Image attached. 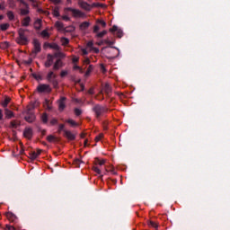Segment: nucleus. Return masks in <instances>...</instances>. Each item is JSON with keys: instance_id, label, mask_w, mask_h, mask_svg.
Returning <instances> with one entry per match:
<instances>
[{"instance_id": "obj_1", "label": "nucleus", "mask_w": 230, "mask_h": 230, "mask_svg": "<svg viewBox=\"0 0 230 230\" xmlns=\"http://www.w3.org/2000/svg\"><path fill=\"white\" fill-rule=\"evenodd\" d=\"M92 111L94 113V118H96V119H102V118H103V116L109 112V108L102 104H95L92 108Z\"/></svg>"}, {"instance_id": "obj_26", "label": "nucleus", "mask_w": 230, "mask_h": 230, "mask_svg": "<svg viewBox=\"0 0 230 230\" xmlns=\"http://www.w3.org/2000/svg\"><path fill=\"white\" fill-rule=\"evenodd\" d=\"M91 23L89 22H84L80 24V30H87Z\"/></svg>"}, {"instance_id": "obj_53", "label": "nucleus", "mask_w": 230, "mask_h": 230, "mask_svg": "<svg viewBox=\"0 0 230 230\" xmlns=\"http://www.w3.org/2000/svg\"><path fill=\"white\" fill-rule=\"evenodd\" d=\"M62 19H63V21H66V22L71 21V18H69V16H67V15H63Z\"/></svg>"}, {"instance_id": "obj_25", "label": "nucleus", "mask_w": 230, "mask_h": 230, "mask_svg": "<svg viewBox=\"0 0 230 230\" xmlns=\"http://www.w3.org/2000/svg\"><path fill=\"white\" fill-rule=\"evenodd\" d=\"M20 12L21 15H28V13H30V5H28V7L22 8Z\"/></svg>"}, {"instance_id": "obj_7", "label": "nucleus", "mask_w": 230, "mask_h": 230, "mask_svg": "<svg viewBox=\"0 0 230 230\" xmlns=\"http://www.w3.org/2000/svg\"><path fill=\"white\" fill-rule=\"evenodd\" d=\"M33 46H34V49L32 50V53L34 55H37L38 53H40V51H42V48L40 47V41H39V40L37 39L33 40Z\"/></svg>"}, {"instance_id": "obj_14", "label": "nucleus", "mask_w": 230, "mask_h": 230, "mask_svg": "<svg viewBox=\"0 0 230 230\" xmlns=\"http://www.w3.org/2000/svg\"><path fill=\"white\" fill-rule=\"evenodd\" d=\"M64 63L62 62V59H57L56 62L53 65V71H58L60 67H63Z\"/></svg>"}, {"instance_id": "obj_51", "label": "nucleus", "mask_w": 230, "mask_h": 230, "mask_svg": "<svg viewBox=\"0 0 230 230\" xmlns=\"http://www.w3.org/2000/svg\"><path fill=\"white\" fill-rule=\"evenodd\" d=\"M54 15L55 17H60V12H58V9H54Z\"/></svg>"}, {"instance_id": "obj_15", "label": "nucleus", "mask_w": 230, "mask_h": 230, "mask_svg": "<svg viewBox=\"0 0 230 230\" xmlns=\"http://www.w3.org/2000/svg\"><path fill=\"white\" fill-rule=\"evenodd\" d=\"M4 116L5 119H12V118H15L13 111H10L8 108L4 109Z\"/></svg>"}, {"instance_id": "obj_33", "label": "nucleus", "mask_w": 230, "mask_h": 230, "mask_svg": "<svg viewBox=\"0 0 230 230\" xmlns=\"http://www.w3.org/2000/svg\"><path fill=\"white\" fill-rule=\"evenodd\" d=\"M112 89L111 88V85L109 84H106L104 86V93H106L108 95L111 94V92Z\"/></svg>"}, {"instance_id": "obj_64", "label": "nucleus", "mask_w": 230, "mask_h": 230, "mask_svg": "<svg viewBox=\"0 0 230 230\" xmlns=\"http://www.w3.org/2000/svg\"><path fill=\"white\" fill-rule=\"evenodd\" d=\"M82 53H83V55H88L89 52H87V49H83Z\"/></svg>"}, {"instance_id": "obj_28", "label": "nucleus", "mask_w": 230, "mask_h": 230, "mask_svg": "<svg viewBox=\"0 0 230 230\" xmlns=\"http://www.w3.org/2000/svg\"><path fill=\"white\" fill-rule=\"evenodd\" d=\"M82 163H84V161H82L81 159L75 158L73 162V164H75L76 168H80V164H82Z\"/></svg>"}, {"instance_id": "obj_60", "label": "nucleus", "mask_w": 230, "mask_h": 230, "mask_svg": "<svg viewBox=\"0 0 230 230\" xmlns=\"http://www.w3.org/2000/svg\"><path fill=\"white\" fill-rule=\"evenodd\" d=\"M5 6H4V2H2L1 4H0V10H5Z\"/></svg>"}, {"instance_id": "obj_40", "label": "nucleus", "mask_w": 230, "mask_h": 230, "mask_svg": "<svg viewBox=\"0 0 230 230\" xmlns=\"http://www.w3.org/2000/svg\"><path fill=\"white\" fill-rule=\"evenodd\" d=\"M6 217H7V218H9V220H15V216H14V214L12 213V212H8V213L6 214Z\"/></svg>"}, {"instance_id": "obj_9", "label": "nucleus", "mask_w": 230, "mask_h": 230, "mask_svg": "<svg viewBox=\"0 0 230 230\" xmlns=\"http://www.w3.org/2000/svg\"><path fill=\"white\" fill-rule=\"evenodd\" d=\"M54 60H55V56L51 54H48L47 60L44 63L45 67H49L50 66H53Z\"/></svg>"}, {"instance_id": "obj_10", "label": "nucleus", "mask_w": 230, "mask_h": 230, "mask_svg": "<svg viewBox=\"0 0 230 230\" xmlns=\"http://www.w3.org/2000/svg\"><path fill=\"white\" fill-rule=\"evenodd\" d=\"M110 31L111 33L117 31V37H119V39H121V37H123V31L121 29H119L116 25H113V27L110 29Z\"/></svg>"}, {"instance_id": "obj_19", "label": "nucleus", "mask_w": 230, "mask_h": 230, "mask_svg": "<svg viewBox=\"0 0 230 230\" xmlns=\"http://www.w3.org/2000/svg\"><path fill=\"white\" fill-rule=\"evenodd\" d=\"M31 22V18L30 16H27L22 21V26L28 28V26H30Z\"/></svg>"}, {"instance_id": "obj_24", "label": "nucleus", "mask_w": 230, "mask_h": 230, "mask_svg": "<svg viewBox=\"0 0 230 230\" xmlns=\"http://www.w3.org/2000/svg\"><path fill=\"white\" fill-rule=\"evenodd\" d=\"M40 119L44 125L48 124L49 118H48V113H43L40 117Z\"/></svg>"}, {"instance_id": "obj_57", "label": "nucleus", "mask_w": 230, "mask_h": 230, "mask_svg": "<svg viewBox=\"0 0 230 230\" xmlns=\"http://www.w3.org/2000/svg\"><path fill=\"white\" fill-rule=\"evenodd\" d=\"M31 62H33V59L29 58L28 60L24 61V64H26L27 66H30V64H31Z\"/></svg>"}, {"instance_id": "obj_22", "label": "nucleus", "mask_w": 230, "mask_h": 230, "mask_svg": "<svg viewBox=\"0 0 230 230\" xmlns=\"http://www.w3.org/2000/svg\"><path fill=\"white\" fill-rule=\"evenodd\" d=\"M34 110H35V102L29 104L26 110L24 111V112H33Z\"/></svg>"}, {"instance_id": "obj_18", "label": "nucleus", "mask_w": 230, "mask_h": 230, "mask_svg": "<svg viewBox=\"0 0 230 230\" xmlns=\"http://www.w3.org/2000/svg\"><path fill=\"white\" fill-rule=\"evenodd\" d=\"M45 46L50 48V49H55L56 51H60V46L57 43H45Z\"/></svg>"}, {"instance_id": "obj_42", "label": "nucleus", "mask_w": 230, "mask_h": 230, "mask_svg": "<svg viewBox=\"0 0 230 230\" xmlns=\"http://www.w3.org/2000/svg\"><path fill=\"white\" fill-rule=\"evenodd\" d=\"M74 112H75V116H81L82 115V110H80L78 108H75L74 110Z\"/></svg>"}, {"instance_id": "obj_6", "label": "nucleus", "mask_w": 230, "mask_h": 230, "mask_svg": "<svg viewBox=\"0 0 230 230\" xmlns=\"http://www.w3.org/2000/svg\"><path fill=\"white\" fill-rule=\"evenodd\" d=\"M22 114L25 115L24 119L27 121V123H33V121L36 119L35 112L23 111Z\"/></svg>"}, {"instance_id": "obj_3", "label": "nucleus", "mask_w": 230, "mask_h": 230, "mask_svg": "<svg viewBox=\"0 0 230 230\" xmlns=\"http://www.w3.org/2000/svg\"><path fill=\"white\" fill-rule=\"evenodd\" d=\"M46 78L47 81L53 85L54 89H58V80H57L55 72L49 71Z\"/></svg>"}, {"instance_id": "obj_2", "label": "nucleus", "mask_w": 230, "mask_h": 230, "mask_svg": "<svg viewBox=\"0 0 230 230\" xmlns=\"http://www.w3.org/2000/svg\"><path fill=\"white\" fill-rule=\"evenodd\" d=\"M26 31H30V30L22 29V28H20L18 30L19 37L17 38L16 42L18 44H21L22 46H27V44L30 43V40L28 39V36L26 35Z\"/></svg>"}, {"instance_id": "obj_35", "label": "nucleus", "mask_w": 230, "mask_h": 230, "mask_svg": "<svg viewBox=\"0 0 230 230\" xmlns=\"http://www.w3.org/2000/svg\"><path fill=\"white\" fill-rule=\"evenodd\" d=\"M61 43H62V46H67V44H69V39L67 38H61Z\"/></svg>"}, {"instance_id": "obj_46", "label": "nucleus", "mask_w": 230, "mask_h": 230, "mask_svg": "<svg viewBox=\"0 0 230 230\" xmlns=\"http://www.w3.org/2000/svg\"><path fill=\"white\" fill-rule=\"evenodd\" d=\"M104 35H107V31H102L99 32L97 34V37H99V39H102Z\"/></svg>"}, {"instance_id": "obj_5", "label": "nucleus", "mask_w": 230, "mask_h": 230, "mask_svg": "<svg viewBox=\"0 0 230 230\" xmlns=\"http://www.w3.org/2000/svg\"><path fill=\"white\" fill-rule=\"evenodd\" d=\"M65 12H72L73 17H84L85 15L82 11L74 9L73 7H66Z\"/></svg>"}, {"instance_id": "obj_23", "label": "nucleus", "mask_w": 230, "mask_h": 230, "mask_svg": "<svg viewBox=\"0 0 230 230\" xmlns=\"http://www.w3.org/2000/svg\"><path fill=\"white\" fill-rule=\"evenodd\" d=\"M43 106L45 109H48V111H51L53 107H51V103L49 102V100L46 99L45 102H43Z\"/></svg>"}, {"instance_id": "obj_38", "label": "nucleus", "mask_w": 230, "mask_h": 230, "mask_svg": "<svg viewBox=\"0 0 230 230\" xmlns=\"http://www.w3.org/2000/svg\"><path fill=\"white\" fill-rule=\"evenodd\" d=\"M91 6H92V9L93 8H99V7L103 8V4L93 3V4H91Z\"/></svg>"}, {"instance_id": "obj_58", "label": "nucleus", "mask_w": 230, "mask_h": 230, "mask_svg": "<svg viewBox=\"0 0 230 230\" xmlns=\"http://www.w3.org/2000/svg\"><path fill=\"white\" fill-rule=\"evenodd\" d=\"M9 4H10V8H15V2L10 1Z\"/></svg>"}, {"instance_id": "obj_47", "label": "nucleus", "mask_w": 230, "mask_h": 230, "mask_svg": "<svg viewBox=\"0 0 230 230\" xmlns=\"http://www.w3.org/2000/svg\"><path fill=\"white\" fill-rule=\"evenodd\" d=\"M50 125H52V126L58 125V119H52L50 120Z\"/></svg>"}, {"instance_id": "obj_12", "label": "nucleus", "mask_w": 230, "mask_h": 230, "mask_svg": "<svg viewBox=\"0 0 230 230\" xmlns=\"http://www.w3.org/2000/svg\"><path fill=\"white\" fill-rule=\"evenodd\" d=\"M23 136L27 139H31V137H33V129L31 128H26L23 131Z\"/></svg>"}, {"instance_id": "obj_13", "label": "nucleus", "mask_w": 230, "mask_h": 230, "mask_svg": "<svg viewBox=\"0 0 230 230\" xmlns=\"http://www.w3.org/2000/svg\"><path fill=\"white\" fill-rule=\"evenodd\" d=\"M64 137H67L69 141H75L76 139V136L70 130H64Z\"/></svg>"}, {"instance_id": "obj_54", "label": "nucleus", "mask_w": 230, "mask_h": 230, "mask_svg": "<svg viewBox=\"0 0 230 230\" xmlns=\"http://www.w3.org/2000/svg\"><path fill=\"white\" fill-rule=\"evenodd\" d=\"M98 31H100V26L95 25V26L93 27V33H98Z\"/></svg>"}, {"instance_id": "obj_8", "label": "nucleus", "mask_w": 230, "mask_h": 230, "mask_svg": "<svg viewBox=\"0 0 230 230\" xmlns=\"http://www.w3.org/2000/svg\"><path fill=\"white\" fill-rule=\"evenodd\" d=\"M78 5L80 6V8H82V10H85V12H91V10H92L91 4H89V3L85 2V1L80 0L78 2Z\"/></svg>"}, {"instance_id": "obj_48", "label": "nucleus", "mask_w": 230, "mask_h": 230, "mask_svg": "<svg viewBox=\"0 0 230 230\" xmlns=\"http://www.w3.org/2000/svg\"><path fill=\"white\" fill-rule=\"evenodd\" d=\"M104 44H108V46H112L114 44V41H111V40L107 39L104 40Z\"/></svg>"}, {"instance_id": "obj_21", "label": "nucleus", "mask_w": 230, "mask_h": 230, "mask_svg": "<svg viewBox=\"0 0 230 230\" xmlns=\"http://www.w3.org/2000/svg\"><path fill=\"white\" fill-rule=\"evenodd\" d=\"M34 28H35V30H40V28H42V20L37 19L34 22Z\"/></svg>"}, {"instance_id": "obj_20", "label": "nucleus", "mask_w": 230, "mask_h": 230, "mask_svg": "<svg viewBox=\"0 0 230 230\" xmlns=\"http://www.w3.org/2000/svg\"><path fill=\"white\" fill-rule=\"evenodd\" d=\"M18 127H21V122L19 120H12L10 122V128H18Z\"/></svg>"}, {"instance_id": "obj_52", "label": "nucleus", "mask_w": 230, "mask_h": 230, "mask_svg": "<svg viewBox=\"0 0 230 230\" xmlns=\"http://www.w3.org/2000/svg\"><path fill=\"white\" fill-rule=\"evenodd\" d=\"M106 172H111V173H113V175H116V171H114V167L111 166V169H106Z\"/></svg>"}, {"instance_id": "obj_31", "label": "nucleus", "mask_w": 230, "mask_h": 230, "mask_svg": "<svg viewBox=\"0 0 230 230\" xmlns=\"http://www.w3.org/2000/svg\"><path fill=\"white\" fill-rule=\"evenodd\" d=\"M147 226H149V227H153L154 229H157V227H159V225L154 221H148Z\"/></svg>"}, {"instance_id": "obj_17", "label": "nucleus", "mask_w": 230, "mask_h": 230, "mask_svg": "<svg viewBox=\"0 0 230 230\" xmlns=\"http://www.w3.org/2000/svg\"><path fill=\"white\" fill-rule=\"evenodd\" d=\"M55 26L56 28H58V30H61V31H66L67 33H69V30H66V28H64V23L62 22H55Z\"/></svg>"}, {"instance_id": "obj_56", "label": "nucleus", "mask_w": 230, "mask_h": 230, "mask_svg": "<svg viewBox=\"0 0 230 230\" xmlns=\"http://www.w3.org/2000/svg\"><path fill=\"white\" fill-rule=\"evenodd\" d=\"M103 137V134H100L95 137V141H100Z\"/></svg>"}, {"instance_id": "obj_32", "label": "nucleus", "mask_w": 230, "mask_h": 230, "mask_svg": "<svg viewBox=\"0 0 230 230\" xmlns=\"http://www.w3.org/2000/svg\"><path fill=\"white\" fill-rule=\"evenodd\" d=\"M7 17H8L9 21H13L15 19V14H13V12L8 11Z\"/></svg>"}, {"instance_id": "obj_45", "label": "nucleus", "mask_w": 230, "mask_h": 230, "mask_svg": "<svg viewBox=\"0 0 230 230\" xmlns=\"http://www.w3.org/2000/svg\"><path fill=\"white\" fill-rule=\"evenodd\" d=\"M32 76L35 80H42V75H38V74H32Z\"/></svg>"}, {"instance_id": "obj_34", "label": "nucleus", "mask_w": 230, "mask_h": 230, "mask_svg": "<svg viewBox=\"0 0 230 230\" xmlns=\"http://www.w3.org/2000/svg\"><path fill=\"white\" fill-rule=\"evenodd\" d=\"M47 141H49V143H53V141H57V137L53 135H49L47 137Z\"/></svg>"}, {"instance_id": "obj_11", "label": "nucleus", "mask_w": 230, "mask_h": 230, "mask_svg": "<svg viewBox=\"0 0 230 230\" xmlns=\"http://www.w3.org/2000/svg\"><path fill=\"white\" fill-rule=\"evenodd\" d=\"M66 100H67V98L61 97L60 100L58 101V111H60V112H62L64 111V109H66Z\"/></svg>"}, {"instance_id": "obj_27", "label": "nucleus", "mask_w": 230, "mask_h": 230, "mask_svg": "<svg viewBox=\"0 0 230 230\" xmlns=\"http://www.w3.org/2000/svg\"><path fill=\"white\" fill-rule=\"evenodd\" d=\"M66 123H68L71 127H78V124L73 119H66Z\"/></svg>"}, {"instance_id": "obj_63", "label": "nucleus", "mask_w": 230, "mask_h": 230, "mask_svg": "<svg viewBox=\"0 0 230 230\" xmlns=\"http://www.w3.org/2000/svg\"><path fill=\"white\" fill-rule=\"evenodd\" d=\"M79 58L76 57H74L72 59V62H74V64H76V62H78Z\"/></svg>"}, {"instance_id": "obj_62", "label": "nucleus", "mask_w": 230, "mask_h": 230, "mask_svg": "<svg viewBox=\"0 0 230 230\" xmlns=\"http://www.w3.org/2000/svg\"><path fill=\"white\" fill-rule=\"evenodd\" d=\"M6 228L8 230H15V228L13 226H10V225H6Z\"/></svg>"}, {"instance_id": "obj_37", "label": "nucleus", "mask_w": 230, "mask_h": 230, "mask_svg": "<svg viewBox=\"0 0 230 230\" xmlns=\"http://www.w3.org/2000/svg\"><path fill=\"white\" fill-rule=\"evenodd\" d=\"M65 128H66V125L59 124L58 128V134H60L61 132H64V130H67V129H65Z\"/></svg>"}, {"instance_id": "obj_39", "label": "nucleus", "mask_w": 230, "mask_h": 230, "mask_svg": "<svg viewBox=\"0 0 230 230\" xmlns=\"http://www.w3.org/2000/svg\"><path fill=\"white\" fill-rule=\"evenodd\" d=\"M111 48H112V49H117L118 54H117L116 56L109 57L108 58H110V59L117 58L119 56V49H118V48H116V47H112V46H111Z\"/></svg>"}, {"instance_id": "obj_61", "label": "nucleus", "mask_w": 230, "mask_h": 230, "mask_svg": "<svg viewBox=\"0 0 230 230\" xmlns=\"http://www.w3.org/2000/svg\"><path fill=\"white\" fill-rule=\"evenodd\" d=\"M88 94H94V88H90L89 90H88Z\"/></svg>"}, {"instance_id": "obj_29", "label": "nucleus", "mask_w": 230, "mask_h": 230, "mask_svg": "<svg viewBox=\"0 0 230 230\" xmlns=\"http://www.w3.org/2000/svg\"><path fill=\"white\" fill-rule=\"evenodd\" d=\"M10 28V24L9 23H2L0 24V30L2 31H6V30H8Z\"/></svg>"}, {"instance_id": "obj_44", "label": "nucleus", "mask_w": 230, "mask_h": 230, "mask_svg": "<svg viewBox=\"0 0 230 230\" xmlns=\"http://www.w3.org/2000/svg\"><path fill=\"white\" fill-rule=\"evenodd\" d=\"M93 172H95V173H98V175L102 174V170H100V168H98L97 166H93Z\"/></svg>"}, {"instance_id": "obj_4", "label": "nucleus", "mask_w": 230, "mask_h": 230, "mask_svg": "<svg viewBox=\"0 0 230 230\" xmlns=\"http://www.w3.org/2000/svg\"><path fill=\"white\" fill-rule=\"evenodd\" d=\"M38 93H46L47 94H49L51 93V86L49 84H40L37 86Z\"/></svg>"}, {"instance_id": "obj_50", "label": "nucleus", "mask_w": 230, "mask_h": 230, "mask_svg": "<svg viewBox=\"0 0 230 230\" xmlns=\"http://www.w3.org/2000/svg\"><path fill=\"white\" fill-rule=\"evenodd\" d=\"M19 1V3H21V4H23V6H25V8H28L29 4L28 3L24 2V0H17Z\"/></svg>"}, {"instance_id": "obj_43", "label": "nucleus", "mask_w": 230, "mask_h": 230, "mask_svg": "<svg viewBox=\"0 0 230 230\" xmlns=\"http://www.w3.org/2000/svg\"><path fill=\"white\" fill-rule=\"evenodd\" d=\"M93 65H90L85 73L86 76L91 75V72L93 71Z\"/></svg>"}, {"instance_id": "obj_16", "label": "nucleus", "mask_w": 230, "mask_h": 230, "mask_svg": "<svg viewBox=\"0 0 230 230\" xmlns=\"http://www.w3.org/2000/svg\"><path fill=\"white\" fill-rule=\"evenodd\" d=\"M10 102H12V98L5 96L4 99L1 102L2 107H4V109H8L7 107Z\"/></svg>"}, {"instance_id": "obj_41", "label": "nucleus", "mask_w": 230, "mask_h": 230, "mask_svg": "<svg viewBox=\"0 0 230 230\" xmlns=\"http://www.w3.org/2000/svg\"><path fill=\"white\" fill-rule=\"evenodd\" d=\"M41 37L49 39V32L47 30L41 31Z\"/></svg>"}, {"instance_id": "obj_55", "label": "nucleus", "mask_w": 230, "mask_h": 230, "mask_svg": "<svg viewBox=\"0 0 230 230\" xmlns=\"http://www.w3.org/2000/svg\"><path fill=\"white\" fill-rule=\"evenodd\" d=\"M66 75H67V71H61V73H60V76H61V78H64V76H66Z\"/></svg>"}, {"instance_id": "obj_49", "label": "nucleus", "mask_w": 230, "mask_h": 230, "mask_svg": "<svg viewBox=\"0 0 230 230\" xmlns=\"http://www.w3.org/2000/svg\"><path fill=\"white\" fill-rule=\"evenodd\" d=\"M98 22L99 24H102V28H105V26H107V22H105V21L103 20H99Z\"/></svg>"}, {"instance_id": "obj_36", "label": "nucleus", "mask_w": 230, "mask_h": 230, "mask_svg": "<svg viewBox=\"0 0 230 230\" xmlns=\"http://www.w3.org/2000/svg\"><path fill=\"white\" fill-rule=\"evenodd\" d=\"M95 164H99V166H103V164H105V160H100L99 158H95Z\"/></svg>"}, {"instance_id": "obj_59", "label": "nucleus", "mask_w": 230, "mask_h": 230, "mask_svg": "<svg viewBox=\"0 0 230 230\" xmlns=\"http://www.w3.org/2000/svg\"><path fill=\"white\" fill-rule=\"evenodd\" d=\"M42 154V149H36V155L39 157Z\"/></svg>"}, {"instance_id": "obj_30", "label": "nucleus", "mask_w": 230, "mask_h": 230, "mask_svg": "<svg viewBox=\"0 0 230 230\" xmlns=\"http://www.w3.org/2000/svg\"><path fill=\"white\" fill-rule=\"evenodd\" d=\"M29 157L31 159V161H35V159H37L39 156L37 155V152L32 151L29 154Z\"/></svg>"}]
</instances>
